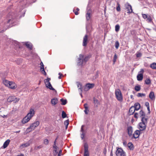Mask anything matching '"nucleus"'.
<instances>
[{"mask_svg": "<svg viewBox=\"0 0 156 156\" xmlns=\"http://www.w3.org/2000/svg\"><path fill=\"white\" fill-rule=\"evenodd\" d=\"M15 22L12 13H9L4 21L0 24V32L3 33L7 29L11 27Z\"/></svg>", "mask_w": 156, "mask_h": 156, "instance_id": "1", "label": "nucleus"}, {"mask_svg": "<svg viewBox=\"0 0 156 156\" xmlns=\"http://www.w3.org/2000/svg\"><path fill=\"white\" fill-rule=\"evenodd\" d=\"M144 118H142L141 120V122H140L138 125V128L140 131L142 132L145 130L146 129V125L147 124V119H145L144 120Z\"/></svg>", "mask_w": 156, "mask_h": 156, "instance_id": "2", "label": "nucleus"}, {"mask_svg": "<svg viewBox=\"0 0 156 156\" xmlns=\"http://www.w3.org/2000/svg\"><path fill=\"white\" fill-rule=\"evenodd\" d=\"M115 154L117 156H126V152L121 147H116Z\"/></svg>", "mask_w": 156, "mask_h": 156, "instance_id": "3", "label": "nucleus"}, {"mask_svg": "<svg viewBox=\"0 0 156 156\" xmlns=\"http://www.w3.org/2000/svg\"><path fill=\"white\" fill-rule=\"evenodd\" d=\"M51 78L48 77L44 80V82L45 84L46 87L51 90H55V92H56L55 89L52 87L50 82H49Z\"/></svg>", "mask_w": 156, "mask_h": 156, "instance_id": "4", "label": "nucleus"}, {"mask_svg": "<svg viewBox=\"0 0 156 156\" xmlns=\"http://www.w3.org/2000/svg\"><path fill=\"white\" fill-rule=\"evenodd\" d=\"M115 94L117 100L119 101H122L123 98L121 91L119 89H118L115 90Z\"/></svg>", "mask_w": 156, "mask_h": 156, "instance_id": "5", "label": "nucleus"}, {"mask_svg": "<svg viewBox=\"0 0 156 156\" xmlns=\"http://www.w3.org/2000/svg\"><path fill=\"white\" fill-rule=\"evenodd\" d=\"M83 147L84 148L83 156H89V152L88 150V145L87 142L83 144Z\"/></svg>", "mask_w": 156, "mask_h": 156, "instance_id": "6", "label": "nucleus"}, {"mask_svg": "<svg viewBox=\"0 0 156 156\" xmlns=\"http://www.w3.org/2000/svg\"><path fill=\"white\" fill-rule=\"evenodd\" d=\"M19 100V98H17L15 96H10L7 99V102L9 103L13 101L14 103H16L18 102Z\"/></svg>", "mask_w": 156, "mask_h": 156, "instance_id": "7", "label": "nucleus"}, {"mask_svg": "<svg viewBox=\"0 0 156 156\" xmlns=\"http://www.w3.org/2000/svg\"><path fill=\"white\" fill-rule=\"evenodd\" d=\"M94 86V83H87L83 87V90L85 91H88L89 89L93 88Z\"/></svg>", "mask_w": 156, "mask_h": 156, "instance_id": "8", "label": "nucleus"}, {"mask_svg": "<svg viewBox=\"0 0 156 156\" xmlns=\"http://www.w3.org/2000/svg\"><path fill=\"white\" fill-rule=\"evenodd\" d=\"M125 7L126 9H127V13H131L133 12L132 7L131 5L128 3H126L125 4Z\"/></svg>", "mask_w": 156, "mask_h": 156, "instance_id": "9", "label": "nucleus"}, {"mask_svg": "<svg viewBox=\"0 0 156 156\" xmlns=\"http://www.w3.org/2000/svg\"><path fill=\"white\" fill-rule=\"evenodd\" d=\"M77 61V63L79 65H82L84 62L83 60V55L80 54V55Z\"/></svg>", "mask_w": 156, "mask_h": 156, "instance_id": "10", "label": "nucleus"}, {"mask_svg": "<svg viewBox=\"0 0 156 156\" xmlns=\"http://www.w3.org/2000/svg\"><path fill=\"white\" fill-rule=\"evenodd\" d=\"M142 133V132L140 130H136L133 135V137L135 139H136L139 137L140 135Z\"/></svg>", "mask_w": 156, "mask_h": 156, "instance_id": "11", "label": "nucleus"}, {"mask_svg": "<svg viewBox=\"0 0 156 156\" xmlns=\"http://www.w3.org/2000/svg\"><path fill=\"white\" fill-rule=\"evenodd\" d=\"M88 42V36L87 34H86L83 38V46L86 47L87 44Z\"/></svg>", "mask_w": 156, "mask_h": 156, "instance_id": "12", "label": "nucleus"}, {"mask_svg": "<svg viewBox=\"0 0 156 156\" xmlns=\"http://www.w3.org/2000/svg\"><path fill=\"white\" fill-rule=\"evenodd\" d=\"M35 114V111L33 108L30 109L29 112L28 113L27 115L29 117L31 118Z\"/></svg>", "mask_w": 156, "mask_h": 156, "instance_id": "13", "label": "nucleus"}, {"mask_svg": "<svg viewBox=\"0 0 156 156\" xmlns=\"http://www.w3.org/2000/svg\"><path fill=\"white\" fill-rule=\"evenodd\" d=\"M139 116L141 118V120L142 119V118H144V120L145 119H147V118L145 117V114L142 110H141L140 111L139 114Z\"/></svg>", "mask_w": 156, "mask_h": 156, "instance_id": "14", "label": "nucleus"}, {"mask_svg": "<svg viewBox=\"0 0 156 156\" xmlns=\"http://www.w3.org/2000/svg\"><path fill=\"white\" fill-rule=\"evenodd\" d=\"M40 124V122L38 121H37L35 122L32 123L30 125L31 127H32L33 130H34L36 127L38 126Z\"/></svg>", "mask_w": 156, "mask_h": 156, "instance_id": "15", "label": "nucleus"}, {"mask_svg": "<svg viewBox=\"0 0 156 156\" xmlns=\"http://www.w3.org/2000/svg\"><path fill=\"white\" fill-rule=\"evenodd\" d=\"M31 118L27 115L22 120V122L23 124L27 122Z\"/></svg>", "mask_w": 156, "mask_h": 156, "instance_id": "16", "label": "nucleus"}, {"mask_svg": "<svg viewBox=\"0 0 156 156\" xmlns=\"http://www.w3.org/2000/svg\"><path fill=\"white\" fill-rule=\"evenodd\" d=\"M127 130L128 131V133L129 136H131L132 135L133 133V128L131 126H129L127 128Z\"/></svg>", "mask_w": 156, "mask_h": 156, "instance_id": "17", "label": "nucleus"}, {"mask_svg": "<svg viewBox=\"0 0 156 156\" xmlns=\"http://www.w3.org/2000/svg\"><path fill=\"white\" fill-rule=\"evenodd\" d=\"M32 143V141L30 140H29L26 143L22 144L21 147L22 146L23 147H29L30 145V144Z\"/></svg>", "mask_w": 156, "mask_h": 156, "instance_id": "18", "label": "nucleus"}, {"mask_svg": "<svg viewBox=\"0 0 156 156\" xmlns=\"http://www.w3.org/2000/svg\"><path fill=\"white\" fill-rule=\"evenodd\" d=\"M8 87L11 89H15L16 87V85L14 82L11 81Z\"/></svg>", "mask_w": 156, "mask_h": 156, "instance_id": "19", "label": "nucleus"}, {"mask_svg": "<svg viewBox=\"0 0 156 156\" xmlns=\"http://www.w3.org/2000/svg\"><path fill=\"white\" fill-rule=\"evenodd\" d=\"M135 110L133 106H131L129 110V114L130 115H132L133 114Z\"/></svg>", "mask_w": 156, "mask_h": 156, "instance_id": "20", "label": "nucleus"}, {"mask_svg": "<svg viewBox=\"0 0 156 156\" xmlns=\"http://www.w3.org/2000/svg\"><path fill=\"white\" fill-rule=\"evenodd\" d=\"M88 105L87 103H86L84 105V107L85 108L84 112L85 114L86 115L88 114V112H89V110L88 108Z\"/></svg>", "mask_w": 156, "mask_h": 156, "instance_id": "21", "label": "nucleus"}, {"mask_svg": "<svg viewBox=\"0 0 156 156\" xmlns=\"http://www.w3.org/2000/svg\"><path fill=\"white\" fill-rule=\"evenodd\" d=\"M135 110L136 111H137L139 110L140 108V104L138 102L136 103L133 106Z\"/></svg>", "mask_w": 156, "mask_h": 156, "instance_id": "22", "label": "nucleus"}, {"mask_svg": "<svg viewBox=\"0 0 156 156\" xmlns=\"http://www.w3.org/2000/svg\"><path fill=\"white\" fill-rule=\"evenodd\" d=\"M86 17L87 21L90 20L91 18V15L90 12H87L86 14Z\"/></svg>", "mask_w": 156, "mask_h": 156, "instance_id": "23", "label": "nucleus"}, {"mask_svg": "<svg viewBox=\"0 0 156 156\" xmlns=\"http://www.w3.org/2000/svg\"><path fill=\"white\" fill-rule=\"evenodd\" d=\"M143 78V74L141 73H138L137 76V79L138 81H141Z\"/></svg>", "mask_w": 156, "mask_h": 156, "instance_id": "24", "label": "nucleus"}, {"mask_svg": "<svg viewBox=\"0 0 156 156\" xmlns=\"http://www.w3.org/2000/svg\"><path fill=\"white\" fill-rule=\"evenodd\" d=\"M84 125H82L81 129V131L82 133L81 136V138L82 139H83L85 134V133H84V129H83V127H84Z\"/></svg>", "mask_w": 156, "mask_h": 156, "instance_id": "25", "label": "nucleus"}, {"mask_svg": "<svg viewBox=\"0 0 156 156\" xmlns=\"http://www.w3.org/2000/svg\"><path fill=\"white\" fill-rule=\"evenodd\" d=\"M58 99L57 98H53L51 100V103L53 105H56L58 103Z\"/></svg>", "mask_w": 156, "mask_h": 156, "instance_id": "26", "label": "nucleus"}, {"mask_svg": "<svg viewBox=\"0 0 156 156\" xmlns=\"http://www.w3.org/2000/svg\"><path fill=\"white\" fill-rule=\"evenodd\" d=\"M149 98L153 100L155 99V96L154 94V93L153 91H151L149 94Z\"/></svg>", "mask_w": 156, "mask_h": 156, "instance_id": "27", "label": "nucleus"}, {"mask_svg": "<svg viewBox=\"0 0 156 156\" xmlns=\"http://www.w3.org/2000/svg\"><path fill=\"white\" fill-rule=\"evenodd\" d=\"M10 142V140L9 139L7 140L4 143L3 147L4 148H6L8 145L9 144Z\"/></svg>", "mask_w": 156, "mask_h": 156, "instance_id": "28", "label": "nucleus"}, {"mask_svg": "<svg viewBox=\"0 0 156 156\" xmlns=\"http://www.w3.org/2000/svg\"><path fill=\"white\" fill-rule=\"evenodd\" d=\"M25 45L30 50H31L32 49V45L31 43L27 42L26 43Z\"/></svg>", "mask_w": 156, "mask_h": 156, "instance_id": "29", "label": "nucleus"}, {"mask_svg": "<svg viewBox=\"0 0 156 156\" xmlns=\"http://www.w3.org/2000/svg\"><path fill=\"white\" fill-rule=\"evenodd\" d=\"M128 147L130 150H133V144L131 142H129L128 144Z\"/></svg>", "mask_w": 156, "mask_h": 156, "instance_id": "30", "label": "nucleus"}, {"mask_svg": "<svg viewBox=\"0 0 156 156\" xmlns=\"http://www.w3.org/2000/svg\"><path fill=\"white\" fill-rule=\"evenodd\" d=\"M11 81H9L7 80H4L3 81V83L6 86L8 87Z\"/></svg>", "mask_w": 156, "mask_h": 156, "instance_id": "31", "label": "nucleus"}, {"mask_svg": "<svg viewBox=\"0 0 156 156\" xmlns=\"http://www.w3.org/2000/svg\"><path fill=\"white\" fill-rule=\"evenodd\" d=\"M60 101L62 102V105H66L67 103V101L66 99H64L63 98L60 99Z\"/></svg>", "mask_w": 156, "mask_h": 156, "instance_id": "32", "label": "nucleus"}, {"mask_svg": "<svg viewBox=\"0 0 156 156\" xmlns=\"http://www.w3.org/2000/svg\"><path fill=\"white\" fill-rule=\"evenodd\" d=\"M150 67L152 69H156V63L154 62L151 64Z\"/></svg>", "mask_w": 156, "mask_h": 156, "instance_id": "33", "label": "nucleus"}, {"mask_svg": "<svg viewBox=\"0 0 156 156\" xmlns=\"http://www.w3.org/2000/svg\"><path fill=\"white\" fill-rule=\"evenodd\" d=\"M151 80L149 78H147L145 80V83L147 85H149L151 83Z\"/></svg>", "mask_w": 156, "mask_h": 156, "instance_id": "34", "label": "nucleus"}, {"mask_svg": "<svg viewBox=\"0 0 156 156\" xmlns=\"http://www.w3.org/2000/svg\"><path fill=\"white\" fill-rule=\"evenodd\" d=\"M32 130H33V128H32V127H31V126L30 125V126L27 128L26 129V132L27 133L32 131Z\"/></svg>", "mask_w": 156, "mask_h": 156, "instance_id": "35", "label": "nucleus"}, {"mask_svg": "<svg viewBox=\"0 0 156 156\" xmlns=\"http://www.w3.org/2000/svg\"><path fill=\"white\" fill-rule=\"evenodd\" d=\"M134 89L136 91H139L141 89L140 86L139 85L136 86L135 87Z\"/></svg>", "mask_w": 156, "mask_h": 156, "instance_id": "36", "label": "nucleus"}, {"mask_svg": "<svg viewBox=\"0 0 156 156\" xmlns=\"http://www.w3.org/2000/svg\"><path fill=\"white\" fill-rule=\"evenodd\" d=\"M40 70L42 72V73L43 74H44L45 76H46L47 75V73H46L45 71L44 67H41Z\"/></svg>", "mask_w": 156, "mask_h": 156, "instance_id": "37", "label": "nucleus"}, {"mask_svg": "<svg viewBox=\"0 0 156 156\" xmlns=\"http://www.w3.org/2000/svg\"><path fill=\"white\" fill-rule=\"evenodd\" d=\"M115 46L116 49H118L119 46V44L118 41H115Z\"/></svg>", "mask_w": 156, "mask_h": 156, "instance_id": "38", "label": "nucleus"}, {"mask_svg": "<svg viewBox=\"0 0 156 156\" xmlns=\"http://www.w3.org/2000/svg\"><path fill=\"white\" fill-rule=\"evenodd\" d=\"M90 58V57H89V56H86L84 58H83V60L84 62H87L88 61V60H89Z\"/></svg>", "mask_w": 156, "mask_h": 156, "instance_id": "39", "label": "nucleus"}, {"mask_svg": "<svg viewBox=\"0 0 156 156\" xmlns=\"http://www.w3.org/2000/svg\"><path fill=\"white\" fill-rule=\"evenodd\" d=\"M43 147V146L42 145H39L38 146H36L34 148V149L35 150H37L38 149H40L42 147Z\"/></svg>", "mask_w": 156, "mask_h": 156, "instance_id": "40", "label": "nucleus"}, {"mask_svg": "<svg viewBox=\"0 0 156 156\" xmlns=\"http://www.w3.org/2000/svg\"><path fill=\"white\" fill-rule=\"evenodd\" d=\"M115 31L117 32L119 31L120 29V26L119 24H117L115 25Z\"/></svg>", "mask_w": 156, "mask_h": 156, "instance_id": "41", "label": "nucleus"}, {"mask_svg": "<svg viewBox=\"0 0 156 156\" xmlns=\"http://www.w3.org/2000/svg\"><path fill=\"white\" fill-rule=\"evenodd\" d=\"M117 7H116V10L117 11L119 12L120 11V4L119 2H117Z\"/></svg>", "mask_w": 156, "mask_h": 156, "instance_id": "42", "label": "nucleus"}, {"mask_svg": "<svg viewBox=\"0 0 156 156\" xmlns=\"http://www.w3.org/2000/svg\"><path fill=\"white\" fill-rule=\"evenodd\" d=\"M149 23H151L152 22V20L151 17L150 16H149L146 20Z\"/></svg>", "mask_w": 156, "mask_h": 156, "instance_id": "43", "label": "nucleus"}, {"mask_svg": "<svg viewBox=\"0 0 156 156\" xmlns=\"http://www.w3.org/2000/svg\"><path fill=\"white\" fill-rule=\"evenodd\" d=\"M66 114L65 112L63 111L62 112V117L63 118H65L66 117Z\"/></svg>", "mask_w": 156, "mask_h": 156, "instance_id": "44", "label": "nucleus"}, {"mask_svg": "<svg viewBox=\"0 0 156 156\" xmlns=\"http://www.w3.org/2000/svg\"><path fill=\"white\" fill-rule=\"evenodd\" d=\"M145 94L144 93H138L137 94V96L138 97L145 96Z\"/></svg>", "mask_w": 156, "mask_h": 156, "instance_id": "45", "label": "nucleus"}, {"mask_svg": "<svg viewBox=\"0 0 156 156\" xmlns=\"http://www.w3.org/2000/svg\"><path fill=\"white\" fill-rule=\"evenodd\" d=\"M136 57L137 58L141 57L142 56V54L139 52H137L136 54Z\"/></svg>", "mask_w": 156, "mask_h": 156, "instance_id": "46", "label": "nucleus"}, {"mask_svg": "<svg viewBox=\"0 0 156 156\" xmlns=\"http://www.w3.org/2000/svg\"><path fill=\"white\" fill-rule=\"evenodd\" d=\"M117 58V56L116 54L115 53V55H114L113 59V62L114 63H115L116 62V60Z\"/></svg>", "mask_w": 156, "mask_h": 156, "instance_id": "47", "label": "nucleus"}, {"mask_svg": "<svg viewBox=\"0 0 156 156\" xmlns=\"http://www.w3.org/2000/svg\"><path fill=\"white\" fill-rule=\"evenodd\" d=\"M76 10H77L76 11H75V10L74 9L73 10V12L76 15H78L79 14V12H78L79 11L80 9L78 8H76Z\"/></svg>", "mask_w": 156, "mask_h": 156, "instance_id": "48", "label": "nucleus"}, {"mask_svg": "<svg viewBox=\"0 0 156 156\" xmlns=\"http://www.w3.org/2000/svg\"><path fill=\"white\" fill-rule=\"evenodd\" d=\"M49 141L47 139H45L44 140V143L45 145H48V144Z\"/></svg>", "mask_w": 156, "mask_h": 156, "instance_id": "49", "label": "nucleus"}, {"mask_svg": "<svg viewBox=\"0 0 156 156\" xmlns=\"http://www.w3.org/2000/svg\"><path fill=\"white\" fill-rule=\"evenodd\" d=\"M94 102V104H97L98 103V100L96 99L95 98H93Z\"/></svg>", "mask_w": 156, "mask_h": 156, "instance_id": "50", "label": "nucleus"}, {"mask_svg": "<svg viewBox=\"0 0 156 156\" xmlns=\"http://www.w3.org/2000/svg\"><path fill=\"white\" fill-rule=\"evenodd\" d=\"M78 87H79V89H80L81 91H82V85L79 83L78 85Z\"/></svg>", "mask_w": 156, "mask_h": 156, "instance_id": "51", "label": "nucleus"}, {"mask_svg": "<svg viewBox=\"0 0 156 156\" xmlns=\"http://www.w3.org/2000/svg\"><path fill=\"white\" fill-rule=\"evenodd\" d=\"M69 120L68 119L65 121L64 122V125H68L69 124Z\"/></svg>", "mask_w": 156, "mask_h": 156, "instance_id": "52", "label": "nucleus"}, {"mask_svg": "<svg viewBox=\"0 0 156 156\" xmlns=\"http://www.w3.org/2000/svg\"><path fill=\"white\" fill-rule=\"evenodd\" d=\"M138 114L136 112L134 113V118H136V119H137L138 118Z\"/></svg>", "mask_w": 156, "mask_h": 156, "instance_id": "53", "label": "nucleus"}, {"mask_svg": "<svg viewBox=\"0 0 156 156\" xmlns=\"http://www.w3.org/2000/svg\"><path fill=\"white\" fill-rule=\"evenodd\" d=\"M144 70L143 69H140V71L138 73H141L143 74V73H144Z\"/></svg>", "mask_w": 156, "mask_h": 156, "instance_id": "54", "label": "nucleus"}, {"mask_svg": "<svg viewBox=\"0 0 156 156\" xmlns=\"http://www.w3.org/2000/svg\"><path fill=\"white\" fill-rule=\"evenodd\" d=\"M142 16L143 18L144 19L147 18L148 17L147 15L145 14H142Z\"/></svg>", "mask_w": 156, "mask_h": 156, "instance_id": "55", "label": "nucleus"}, {"mask_svg": "<svg viewBox=\"0 0 156 156\" xmlns=\"http://www.w3.org/2000/svg\"><path fill=\"white\" fill-rule=\"evenodd\" d=\"M107 152V150L105 147L104 148L103 150V153L104 155H105L106 154Z\"/></svg>", "mask_w": 156, "mask_h": 156, "instance_id": "56", "label": "nucleus"}, {"mask_svg": "<svg viewBox=\"0 0 156 156\" xmlns=\"http://www.w3.org/2000/svg\"><path fill=\"white\" fill-rule=\"evenodd\" d=\"M145 105L147 107V108L148 107H149V102H146L145 103Z\"/></svg>", "mask_w": 156, "mask_h": 156, "instance_id": "57", "label": "nucleus"}, {"mask_svg": "<svg viewBox=\"0 0 156 156\" xmlns=\"http://www.w3.org/2000/svg\"><path fill=\"white\" fill-rule=\"evenodd\" d=\"M147 109L148 111V113L149 114L151 112L149 107H147Z\"/></svg>", "mask_w": 156, "mask_h": 156, "instance_id": "58", "label": "nucleus"}, {"mask_svg": "<svg viewBox=\"0 0 156 156\" xmlns=\"http://www.w3.org/2000/svg\"><path fill=\"white\" fill-rule=\"evenodd\" d=\"M57 146L56 145V144H54L53 146V148L54 149H55V148H57Z\"/></svg>", "mask_w": 156, "mask_h": 156, "instance_id": "59", "label": "nucleus"}, {"mask_svg": "<svg viewBox=\"0 0 156 156\" xmlns=\"http://www.w3.org/2000/svg\"><path fill=\"white\" fill-rule=\"evenodd\" d=\"M40 65H41V67H44V65L43 64L42 62H41L40 63Z\"/></svg>", "mask_w": 156, "mask_h": 156, "instance_id": "60", "label": "nucleus"}, {"mask_svg": "<svg viewBox=\"0 0 156 156\" xmlns=\"http://www.w3.org/2000/svg\"><path fill=\"white\" fill-rule=\"evenodd\" d=\"M54 151L55 152V153H56V154H57L58 152L57 151V148H55V149H54Z\"/></svg>", "mask_w": 156, "mask_h": 156, "instance_id": "61", "label": "nucleus"}, {"mask_svg": "<svg viewBox=\"0 0 156 156\" xmlns=\"http://www.w3.org/2000/svg\"><path fill=\"white\" fill-rule=\"evenodd\" d=\"M62 150H60V151H59V152H58V154H61L62 153Z\"/></svg>", "mask_w": 156, "mask_h": 156, "instance_id": "62", "label": "nucleus"}, {"mask_svg": "<svg viewBox=\"0 0 156 156\" xmlns=\"http://www.w3.org/2000/svg\"><path fill=\"white\" fill-rule=\"evenodd\" d=\"M110 156H113V153H112V150L111 153L110 154Z\"/></svg>", "mask_w": 156, "mask_h": 156, "instance_id": "63", "label": "nucleus"}, {"mask_svg": "<svg viewBox=\"0 0 156 156\" xmlns=\"http://www.w3.org/2000/svg\"><path fill=\"white\" fill-rule=\"evenodd\" d=\"M58 75H59V76H62V74L61 73H58Z\"/></svg>", "mask_w": 156, "mask_h": 156, "instance_id": "64", "label": "nucleus"}]
</instances>
